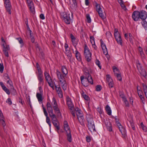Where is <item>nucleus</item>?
<instances>
[{
    "instance_id": "obj_20",
    "label": "nucleus",
    "mask_w": 147,
    "mask_h": 147,
    "mask_svg": "<svg viewBox=\"0 0 147 147\" xmlns=\"http://www.w3.org/2000/svg\"><path fill=\"white\" fill-rule=\"evenodd\" d=\"M36 96L39 103H42L43 100L42 94L39 93H37Z\"/></svg>"
},
{
    "instance_id": "obj_28",
    "label": "nucleus",
    "mask_w": 147,
    "mask_h": 147,
    "mask_svg": "<svg viewBox=\"0 0 147 147\" xmlns=\"http://www.w3.org/2000/svg\"><path fill=\"white\" fill-rule=\"evenodd\" d=\"M117 43L121 45L122 46L123 41L122 39L121 38V36L117 37V38H115Z\"/></svg>"
},
{
    "instance_id": "obj_19",
    "label": "nucleus",
    "mask_w": 147,
    "mask_h": 147,
    "mask_svg": "<svg viewBox=\"0 0 147 147\" xmlns=\"http://www.w3.org/2000/svg\"><path fill=\"white\" fill-rule=\"evenodd\" d=\"M64 127L65 131L66 132L69 130L70 131L69 127L68 124L67 122L66 121H65L64 122Z\"/></svg>"
},
{
    "instance_id": "obj_30",
    "label": "nucleus",
    "mask_w": 147,
    "mask_h": 147,
    "mask_svg": "<svg viewBox=\"0 0 147 147\" xmlns=\"http://www.w3.org/2000/svg\"><path fill=\"white\" fill-rule=\"evenodd\" d=\"M53 108L55 113L59 114L60 113V111L58 106H53Z\"/></svg>"
},
{
    "instance_id": "obj_46",
    "label": "nucleus",
    "mask_w": 147,
    "mask_h": 147,
    "mask_svg": "<svg viewBox=\"0 0 147 147\" xmlns=\"http://www.w3.org/2000/svg\"><path fill=\"white\" fill-rule=\"evenodd\" d=\"M142 24L144 29L147 30V22L145 21H144L142 22Z\"/></svg>"
},
{
    "instance_id": "obj_43",
    "label": "nucleus",
    "mask_w": 147,
    "mask_h": 147,
    "mask_svg": "<svg viewBox=\"0 0 147 147\" xmlns=\"http://www.w3.org/2000/svg\"><path fill=\"white\" fill-rule=\"evenodd\" d=\"M96 10L98 12L99 11H101L102 9L100 7V5L98 4L97 3H96Z\"/></svg>"
},
{
    "instance_id": "obj_56",
    "label": "nucleus",
    "mask_w": 147,
    "mask_h": 147,
    "mask_svg": "<svg viewBox=\"0 0 147 147\" xmlns=\"http://www.w3.org/2000/svg\"><path fill=\"white\" fill-rule=\"evenodd\" d=\"M49 84V85L53 89L54 85L52 80H51L50 81L47 82Z\"/></svg>"
},
{
    "instance_id": "obj_40",
    "label": "nucleus",
    "mask_w": 147,
    "mask_h": 147,
    "mask_svg": "<svg viewBox=\"0 0 147 147\" xmlns=\"http://www.w3.org/2000/svg\"><path fill=\"white\" fill-rule=\"evenodd\" d=\"M82 96L84 99L87 101L90 100L89 97L86 94H84V92L82 94Z\"/></svg>"
},
{
    "instance_id": "obj_62",
    "label": "nucleus",
    "mask_w": 147,
    "mask_h": 147,
    "mask_svg": "<svg viewBox=\"0 0 147 147\" xmlns=\"http://www.w3.org/2000/svg\"><path fill=\"white\" fill-rule=\"evenodd\" d=\"M101 89L102 87L100 85H98L96 86V90L97 91H100L101 90Z\"/></svg>"
},
{
    "instance_id": "obj_42",
    "label": "nucleus",
    "mask_w": 147,
    "mask_h": 147,
    "mask_svg": "<svg viewBox=\"0 0 147 147\" xmlns=\"http://www.w3.org/2000/svg\"><path fill=\"white\" fill-rule=\"evenodd\" d=\"M73 3L72 4V6L73 8L75 9L77 7V3L76 0H72Z\"/></svg>"
},
{
    "instance_id": "obj_4",
    "label": "nucleus",
    "mask_w": 147,
    "mask_h": 147,
    "mask_svg": "<svg viewBox=\"0 0 147 147\" xmlns=\"http://www.w3.org/2000/svg\"><path fill=\"white\" fill-rule=\"evenodd\" d=\"M4 5L8 13L11 14V6L9 0H3Z\"/></svg>"
},
{
    "instance_id": "obj_22",
    "label": "nucleus",
    "mask_w": 147,
    "mask_h": 147,
    "mask_svg": "<svg viewBox=\"0 0 147 147\" xmlns=\"http://www.w3.org/2000/svg\"><path fill=\"white\" fill-rule=\"evenodd\" d=\"M138 96L140 98L141 100L143 103L144 102V98L143 96V93L142 91H140L138 93Z\"/></svg>"
},
{
    "instance_id": "obj_54",
    "label": "nucleus",
    "mask_w": 147,
    "mask_h": 147,
    "mask_svg": "<svg viewBox=\"0 0 147 147\" xmlns=\"http://www.w3.org/2000/svg\"><path fill=\"white\" fill-rule=\"evenodd\" d=\"M95 62L96 65H97L99 68L101 69V66L100 65V62L99 61L98 59H96Z\"/></svg>"
},
{
    "instance_id": "obj_27",
    "label": "nucleus",
    "mask_w": 147,
    "mask_h": 147,
    "mask_svg": "<svg viewBox=\"0 0 147 147\" xmlns=\"http://www.w3.org/2000/svg\"><path fill=\"white\" fill-rule=\"evenodd\" d=\"M39 82V84L43 85L44 84V81L43 80L44 77L43 76H37Z\"/></svg>"
},
{
    "instance_id": "obj_13",
    "label": "nucleus",
    "mask_w": 147,
    "mask_h": 147,
    "mask_svg": "<svg viewBox=\"0 0 147 147\" xmlns=\"http://www.w3.org/2000/svg\"><path fill=\"white\" fill-rule=\"evenodd\" d=\"M0 85L1 86L3 90L8 94L9 95L10 94V92L8 89L6 87L3 83L2 82H0Z\"/></svg>"
},
{
    "instance_id": "obj_21",
    "label": "nucleus",
    "mask_w": 147,
    "mask_h": 147,
    "mask_svg": "<svg viewBox=\"0 0 147 147\" xmlns=\"http://www.w3.org/2000/svg\"><path fill=\"white\" fill-rule=\"evenodd\" d=\"M76 50L75 51L76 57V59L79 61L81 60V55L80 53L77 51V49H76Z\"/></svg>"
},
{
    "instance_id": "obj_32",
    "label": "nucleus",
    "mask_w": 147,
    "mask_h": 147,
    "mask_svg": "<svg viewBox=\"0 0 147 147\" xmlns=\"http://www.w3.org/2000/svg\"><path fill=\"white\" fill-rule=\"evenodd\" d=\"M61 71L63 74L66 75L68 73L67 70L65 66H62V67Z\"/></svg>"
},
{
    "instance_id": "obj_63",
    "label": "nucleus",
    "mask_w": 147,
    "mask_h": 147,
    "mask_svg": "<svg viewBox=\"0 0 147 147\" xmlns=\"http://www.w3.org/2000/svg\"><path fill=\"white\" fill-rule=\"evenodd\" d=\"M129 41H130V42L132 43H133V36L132 34L130 33L129 34Z\"/></svg>"
},
{
    "instance_id": "obj_48",
    "label": "nucleus",
    "mask_w": 147,
    "mask_h": 147,
    "mask_svg": "<svg viewBox=\"0 0 147 147\" xmlns=\"http://www.w3.org/2000/svg\"><path fill=\"white\" fill-rule=\"evenodd\" d=\"M38 74L37 76H43L42 72L40 67H38Z\"/></svg>"
},
{
    "instance_id": "obj_5",
    "label": "nucleus",
    "mask_w": 147,
    "mask_h": 147,
    "mask_svg": "<svg viewBox=\"0 0 147 147\" xmlns=\"http://www.w3.org/2000/svg\"><path fill=\"white\" fill-rule=\"evenodd\" d=\"M63 20L67 24H70V22L72 21L73 17L71 18L70 17V15L67 14L66 13H64L63 14Z\"/></svg>"
},
{
    "instance_id": "obj_31",
    "label": "nucleus",
    "mask_w": 147,
    "mask_h": 147,
    "mask_svg": "<svg viewBox=\"0 0 147 147\" xmlns=\"http://www.w3.org/2000/svg\"><path fill=\"white\" fill-rule=\"evenodd\" d=\"M65 53L68 57V58L69 59V61H70V59L72 57V54L70 51H66V52H65Z\"/></svg>"
},
{
    "instance_id": "obj_57",
    "label": "nucleus",
    "mask_w": 147,
    "mask_h": 147,
    "mask_svg": "<svg viewBox=\"0 0 147 147\" xmlns=\"http://www.w3.org/2000/svg\"><path fill=\"white\" fill-rule=\"evenodd\" d=\"M141 49V50H140V54L141 56V57L143 59H145V55L142 49Z\"/></svg>"
},
{
    "instance_id": "obj_52",
    "label": "nucleus",
    "mask_w": 147,
    "mask_h": 147,
    "mask_svg": "<svg viewBox=\"0 0 147 147\" xmlns=\"http://www.w3.org/2000/svg\"><path fill=\"white\" fill-rule=\"evenodd\" d=\"M106 77V80L107 83L112 81V79L109 75H107Z\"/></svg>"
},
{
    "instance_id": "obj_1",
    "label": "nucleus",
    "mask_w": 147,
    "mask_h": 147,
    "mask_svg": "<svg viewBox=\"0 0 147 147\" xmlns=\"http://www.w3.org/2000/svg\"><path fill=\"white\" fill-rule=\"evenodd\" d=\"M86 118L89 129L91 132L95 131V127L92 116L90 114H87Z\"/></svg>"
},
{
    "instance_id": "obj_9",
    "label": "nucleus",
    "mask_w": 147,
    "mask_h": 147,
    "mask_svg": "<svg viewBox=\"0 0 147 147\" xmlns=\"http://www.w3.org/2000/svg\"><path fill=\"white\" fill-rule=\"evenodd\" d=\"M117 125L122 135L125 137L126 134V131L125 129L119 123H117Z\"/></svg>"
},
{
    "instance_id": "obj_14",
    "label": "nucleus",
    "mask_w": 147,
    "mask_h": 147,
    "mask_svg": "<svg viewBox=\"0 0 147 147\" xmlns=\"http://www.w3.org/2000/svg\"><path fill=\"white\" fill-rule=\"evenodd\" d=\"M105 125L107 130L109 131H112V125L110 122L107 121H105Z\"/></svg>"
},
{
    "instance_id": "obj_55",
    "label": "nucleus",
    "mask_w": 147,
    "mask_h": 147,
    "mask_svg": "<svg viewBox=\"0 0 147 147\" xmlns=\"http://www.w3.org/2000/svg\"><path fill=\"white\" fill-rule=\"evenodd\" d=\"M113 71L115 75V74L119 72V71L118 69H117V67H113Z\"/></svg>"
},
{
    "instance_id": "obj_49",
    "label": "nucleus",
    "mask_w": 147,
    "mask_h": 147,
    "mask_svg": "<svg viewBox=\"0 0 147 147\" xmlns=\"http://www.w3.org/2000/svg\"><path fill=\"white\" fill-rule=\"evenodd\" d=\"M48 111L49 114V115L50 114H53V111L52 107H51L47 109Z\"/></svg>"
},
{
    "instance_id": "obj_17",
    "label": "nucleus",
    "mask_w": 147,
    "mask_h": 147,
    "mask_svg": "<svg viewBox=\"0 0 147 147\" xmlns=\"http://www.w3.org/2000/svg\"><path fill=\"white\" fill-rule=\"evenodd\" d=\"M67 139L69 142H71L72 141L71 135V131L68 130L67 132H66Z\"/></svg>"
},
{
    "instance_id": "obj_34",
    "label": "nucleus",
    "mask_w": 147,
    "mask_h": 147,
    "mask_svg": "<svg viewBox=\"0 0 147 147\" xmlns=\"http://www.w3.org/2000/svg\"><path fill=\"white\" fill-rule=\"evenodd\" d=\"M49 115L51 118L52 122L58 120L57 118L56 115L55 114H50Z\"/></svg>"
},
{
    "instance_id": "obj_44",
    "label": "nucleus",
    "mask_w": 147,
    "mask_h": 147,
    "mask_svg": "<svg viewBox=\"0 0 147 147\" xmlns=\"http://www.w3.org/2000/svg\"><path fill=\"white\" fill-rule=\"evenodd\" d=\"M17 39L18 40L19 43L21 44V47H22L24 46V43L23 40L21 38H17Z\"/></svg>"
},
{
    "instance_id": "obj_36",
    "label": "nucleus",
    "mask_w": 147,
    "mask_h": 147,
    "mask_svg": "<svg viewBox=\"0 0 147 147\" xmlns=\"http://www.w3.org/2000/svg\"><path fill=\"white\" fill-rule=\"evenodd\" d=\"M122 98H123V101L125 103V106L127 107H129V102L128 101H127L125 97L124 96L122 97Z\"/></svg>"
},
{
    "instance_id": "obj_7",
    "label": "nucleus",
    "mask_w": 147,
    "mask_h": 147,
    "mask_svg": "<svg viewBox=\"0 0 147 147\" xmlns=\"http://www.w3.org/2000/svg\"><path fill=\"white\" fill-rule=\"evenodd\" d=\"M140 12L138 11H135L133 13L132 17L135 21H138L140 18Z\"/></svg>"
},
{
    "instance_id": "obj_6",
    "label": "nucleus",
    "mask_w": 147,
    "mask_h": 147,
    "mask_svg": "<svg viewBox=\"0 0 147 147\" xmlns=\"http://www.w3.org/2000/svg\"><path fill=\"white\" fill-rule=\"evenodd\" d=\"M56 74L60 82L65 81V77L66 76V75L63 74H62L61 72L58 70H57Z\"/></svg>"
},
{
    "instance_id": "obj_58",
    "label": "nucleus",
    "mask_w": 147,
    "mask_h": 147,
    "mask_svg": "<svg viewBox=\"0 0 147 147\" xmlns=\"http://www.w3.org/2000/svg\"><path fill=\"white\" fill-rule=\"evenodd\" d=\"M137 66L139 71L142 69L141 64L139 62L137 63Z\"/></svg>"
},
{
    "instance_id": "obj_37",
    "label": "nucleus",
    "mask_w": 147,
    "mask_h": 147,
    "mask_svg": "<svg viewBox=\"0 0 147 147\" xmlns=\"http://www.w3.org/2000/svg\"><path fill=\"white\" fill-rule=\"evenodd\" d=\"M71 42L75 48L76 49V46L78 43V40L76 39H74L71 40Z\"/></svg>"
},
{
    "instance_id": "obj_61",
    "label": "nucleus",
    "mask_w": 147,
    "mask_h": 147,
    "mask_svg": "<svg viewBox=\"0 0 147 147\" xmlns=\"http://www.w3.org/2000/svg\"><path fill=\"white\" fill-rule=\"evenodd\" d=\"M7 83L9 84L10 87L13 86L12 82L10 79L7 81Z\"/></svg>"
},
{
    "instance_id": "obj_64",
    "label": "nucleus",
    "mask_w": 147,
    "mask_h": 147,
    "mask_svg": "<svg viewBox=\"0 0 147 147\" xmlns=\"http://www.w3.org/2000/svg\"><path fill=\"white\" fill-rule=\"evenodd\" d=\"M4 79L6 80H8L10 79L9 77L8 74H5L4 75Z\"/></svg>"
},
{
    "instance_id": "obj_26",
    "label": "nucleus",
    "mask_w": 147,
    "mask_h": 147,
    "mask_svg": "<svg viewBox=\"0 0 147 147\" xmlns=\"http://www.w3.org/2000/svg\"><path fill=\"white\" fill-rule=\"evenodd\" d=\"M77 118L81 125L82 126L84 125V116L79 117Z\"/></svg>"
},
{
    "instance_id": "obj_35",
    "label": "nucleus",
    "mask_w": 147,
    "mask_h": 147,
    "mask_svg": "<svg viewBox=\"0 0 147 147\" xmlns=\"http://www.w3.org/2000/svg\"><path fill=\"white\" fill-rule=\"evenodd\" d=\"M99 16L102 19H105L106 18L104 14L102 11H99L98 12Z\"/></svg>"
},
{
    "instance_id": "obj_59",
    "label": "nucleus",
    "mask_w": 147,
    "mask_h": 147,
    "mask_svg": "<svg viewBox=\"0 0 147 147\" xmlns=\"http://www.w3.org/2000/svg\"><path fill=\"white\" fill-rule=\"evenodd\" d=\"M4 68V67L3 63H0V72L1 73L3 72Z\"/></svg>"
},
{
    "instance_id": "obj_33",
    "label": "nucleus",
    "mask_w": 147,
    "mask_h": 147,
    "mask_svg": "<svg viewBox=\"0 0 147 147\" xmlns=\"http://www.w3.org/2000/svg\"><path fill=\"white\" fill-rule=\"evenodd\" d=\"M139 71L142 76L144 77H146V74L144 69H141V70H139Z\"/></svg>"
},
{
    "instance_id": "obj_25",
    "label": "nucleus",
    "mask_w": 147,
    "mask_h": 147,
    "mask_svg": "<svg viewBox=\"0 0 147 147\" xmlns=\"http://www.w3.org/2000/svg\"><path fill=\"white\" fill-rule=\"evenodd\" d=\"M142 85L144 92L146 98H147V86L146 84L144 83L142 84Z\"/></svg>"
},
{
    "instance_id": "obj_15",
    "label": "nucleus",
    "mask_w": 147,
    "mask_h": 147,
    "mask_svg": "<svg viewBox=\"0 0 147 147\" xmlns=\"http://www.w3.org/2000/svg\"><path fill=\"white\" fill-rule=\"evenodd\" d=\"M83 71L85 75L84 76L87 77H92L89 73V70L87 67H84L83 69Z\"/></svg>"
},
{
    "instance_id": "obj_41",
    "label": "nucleus",
    "mask_w": 147,
    "mask_h": 147,
    "mask_svg": "<svg viewBox=\"0 0 147 147\" xmlns=\"http://www.w3.org/2000/svg\"><path fill=\"white\" fill-rule=\"evenodd\" d=\"M73 3L72 4V6L73 8L75 9L77 7V3L76 0H72Z\"/></svg>"
},
{
    "instance_id": "obj_24",
    "label": "nucleus",
    "mask_w": 147,
    "mask_h": 147,
    "mask_svg": "<svg viewBox=\"0 0 147 147\" xmlns=\"http://www.w3.org/2000/svg\"><path fill=\"white\" fill-rule=\"evenodd\" d=\"M105 110L107 114L109 115H110L111 114V110L108 105H107L106 106Z\"/></svg>"
},
{
    "instance_id": "obj_60",
    "label": "nucleus",
    "mask_w": 147,
    "mask_h": 147,
    "mask_svg": "<svg viewBox=\"0 0 147 147\" xmlns=\"http://www.w3.org/2000/svg\"><path fill=\"white\" fill-rule=\"evenodd\" d=\"M108 84L109 85V88H112L113 87L114 83L113 80L108 82Z\"/></svg>"
},
{
    "instance_id": "obj_50",
    "label": "nucleus",
    "mask_w": 147,
    "mask_h": 147,
    "mask_svg": "<svg viewBox=\"0 0 147 147\" xmlns=\"http://www.w3.org/2000/svg\"><path fill=\"white\" fill-rule=\"evenodd\" d=\"M86 18L87 22L88 23H90L91 22V20L89 14H86Z\"/></svg>"
},
{
    "instance_id": "obj_39",
    "label": "nucleus",
    "mask_w": 147,
    "mask_h": 147,
    "mask_svg": "<svg viewBox=\"0 0 147 147\" xmlns=\"http://www.w3.org/2000/svg\"><path fill=\"white\" fill-rule=\"evenodd\" d=\"M141 127L143 131L145 132H147V127L145 126L143 122H142L140 124Z\"/></svg>"
},
{
    "instance_id": "obj_51",
    "label": "nucleus",
    "mask_w": 147,
    "mask_h": 147,
    "mask_svg": "<svg viewBox=\"0 0 147 147\" xmlns=\"http://www.w3.org/2000/svg\"><path fill=\"white\" fill-rule=\"evenodd\" d=\"M46 122L49 125L50 129H51V122L50 119L48 117H46Z\"/></svg>"
},
{
    "instance_id": "obj_3",
    "label": "nucleus",
    "mask_w": 147,
    "mask_h": 147,
    "mask_svg": "<svg viewBox=\"0 0 147 147\" xmlns=\"http://www.w3.org/2000/svg\"><path fill=\"white\" fill-rule=\"evenodd\" d=\"M84 56L86 60L88 62H90L92 59V54L86 45H85L84 48Z\"/></svg>"
},
{
    "instance_id": "obj_10",
    "label": "nucleus",
    "mask_w": 147,
    "mask_h": 147,
    "mask_svg": "<svg viewBox=\"0 0 147 147\" xmlns=\"http://www.w3.org/2000/svg\"><path fill=\"white\" fill-rule=\"evenodd\" d=\"M28 4V6L31 11L33 13L34 11V7L32 0H26Z\"/></svg>"
},
{
    "instance_id": "obj_38",
    "label": "nucleus",
    "mask_w": 147,
    "mask_h": 147,
    "mask_svg": "<svg viewBox=\"0 0 147 147\" xmlns=\"http://www.w3.org/2000/svg\"><path fill=\"white\" fill-rule=\"evenodd\" d=\"M3 51H8L9 50V47L8 46L6 45L3 44Z\"/></svg>"
},
{
    "instance_id": "obj_53",
    "label": "nucleus",
    "mask_w": 147,
    "mask_h": 147,
    "mask_svg": "<svg viewBox=\"0 0 147 147\" xmlns=\"http://www.w3.org/2000/svg\"><path fill=\"white\" fill-rule=\"evenodd\" d=\"M129 122L130 123L131 126V127L134 130H135V127L134 125V123H133V120H131L129 121Z\"/></svg>"
},
{
    "instance_id": "obj_12",
    "label": "nucleus",
    "mask_w": 147,
    "mask_h": 147,
    "mask_svg": "<svg viewBox=\"0 0 147 147\" xmlns=\"http://www.w3.org/2000/svg\"><path fill=\"white\" fill-rule=\"evenodd\" d=\"M56 91L58 94L60 98H62L63 97V95L61 89L59 86H57L55 85Z\"/></svg>"
},
{
    "instance_id": "obj_29",
    "label": "nucleus",
    "mask_w": 147,
    "mask_h": 147,
    "mask_svg": "<svg viewBox=\"0 0 147 147\" xmlns=\"http://www.w3.org/2000/svg\"><path fill=\"white\" fill-rule=\"evenodd\" d=\"M60 82L61 83L63 89L64 90H65L67 88V84L66 81L61 82Z\"/></svg>"
},
{
    "instance_id": "obj_45",
    "label": "nucleus",
    "mask_w": 147,
    "mask_h": 147,
    "mask_svg": "<svg viewBox=\"0 0 147 147\" xmlns=\"http://www.w3.org/2000/svg\"><path fill=\"white\" fill-rule=\"evenodd\" d=\"M11 91V92L12 93V94L14 95L16 94V90L14 89L13 86L10 87Z\"/></svg>"
},
{
    "instance_id": "obj_23",
    "label": "nucleus",
    "mask_w": 147,
    "mask_h": 147,
    "mask_svg": "<svg viewBox=\"0 0 147 147\" xmlns=\"http://www.w3.org/2000/svg\"><path fill=\"white\" fill-rule=\"evenodd\" d=\"M101 46L103 51V53L106 55H107L108 52L106 45L105 44H104V45H101Z\"/></svg>"
},
{
    "instance_id": "obj_47",
    "label": "nucleus",
    "mask_w": 147,
    "mask_h": 147,
    "mask_svg": "<svg viewBox=\"0 0 147 147\" xmlns=\"http://www.w3.org/2000/svg\"><path fill=\"white\" fill-rule=\"evenodd\" d=\"M115 76H116L118 80L119 81H121L122 80V77L121 76V74L119 73H118L115 74Z\"/></svg>"
},
{
    "instance_id": "obj_16",
    "label": "nucleus",
    "mask_w": 147,
    "mask_h": 147,
    "mask_svg": "<svg viewBox=\"0 0 147 147\" xmlns=\"http://www.w3.org/2000/svg\"><path fill=\"white\" fill-rule=\"evenodd\" d=\"M52 123L54 126L56 127L57 131H58L60 129V128L59 126V123L58 120L54 121H53ZM57 132L59 133V131H57Z\"/></svg>"
},
{
    "instance_id": "obj_8",
    "label": "nucleus",
    "mask_w": 147,
    "mask_h": 147,
    "mask_svg": "<svg viewBox=\"0 0 147 147\" xmlns=\"http://www.w3.org/2000/svg\"><path fill=\"white\" fill-rule=\"evenodd\" d=\"M67 104L70 110H71L74 108V105L72 101L71 98L69 96H67L66 98Z\"/></svg>"
},
{
    "instance_id": "obj_18",
    "label": "nucleus",
    "mask_w": 147,
    "mask_h": 147,
    "mask_svg": "<svg viewBox=\"0 0 147 147\" xmlns=\"http://www.w3.org/2000/svg\"><path fill=\"white\" fill-rule=\"evenodd\" d=\"M44 75L45 78L47 82L52 80L49 74L47 71H45Z\"/></svg>"
},
{
    "instance_id": "obj_2",
    "label": "nucleus",
    "mask_w": 147,
    "mask_h": 147,
    "mask_svg": "<svg viewBox=\"0 0 147 147\" xmlns=\"http://www.w3.org/2000/svg\"><path fill=\"white\" fill-rule=\"evenodd\" d=\"M80 80L82 84L84 86H88L90 83L91 84H93V80L92 77H88L84 76L80 77Z\"/></svg>"
},
{
    "instance_id": "obj_11",
    "label": "nucleus",
    "mask_w": 147,
    "mask_h": 147,
    "mask_svg": "<svg viewBox=\"0 0 147 147\" xmlns=\"http://www.w3.org/2000/svg\"><path fill=\"white\" fill-rule=\"evenodd\" d=\"M140 12V18L142 20H144L147 17V13L146 11L142 10Z\"/></svg>"
}]
</instances>
